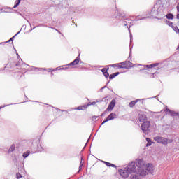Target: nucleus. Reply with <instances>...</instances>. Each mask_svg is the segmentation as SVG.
Segmentation results:
<instances>
[{
  "label": "nucleus",
  "mask_w": 179,
  "mask_h": 179,
  "mask_svg": "<svg viewBox=\"0 0 179 179\" xmlns=\"http://www.w3.org/2000/svg\"><path fill=\"white\" fill-rule=\"evenodd\" d=\"M154 141L157 142V143H160L161 145H164V146H167L169 143H173V140L167 139L166 138L164 137H160V136H156L154 138Z\"/></svg>",
  "instance_id": "obj_2"
},
{
  "label": "nucleus",
  "mask_w": 179,
  "mask_h": 179,
  "mask_svg": "<svg viewBox=\"0 0 179 179\" xmlns=\"http://www.w3.org/2000/svg\"><path fill=\"white\" fill-rule=\"evenodd\" d=\"M177 19H179V13L176 15Z\"/></svg>",
  "instance_id": "obj_27"
},
{
  "label": "nucleus",
  "mask_w": 179,
  "mask_h": 179,
  "mask_svg": "<svg viewBox=\"0 0 179 179\" xmlns=\"http://www.w3.org/2000/svg\"><path fill=\"white\" fill-rule=\"evenodd\" d=\"M138 120L140 122H145L146 121V115L140 114L138 115Z\"/></svg>",
  "instance_id": "obj_10"
},
{
  "label": "nucleus",
  "mask_w": 179,
  "mask_h": 179,
  "mask_svg": "<svg viewBox=\"0 0 179 179\" xmlns=\"http://www.w3.org/2000/svg\"><path fill=\"white\" fill-rule=\"evenodd\" d=\"M16 177H17V179L22 178V175H21L20 173H17L16 174Z\"/></svg>",
  "instance_id": "obj_23"
},
{
  "label": "nucleus",
  "mask_w": 179,
  "mask_h": 179,
  "mask_svg": "<svg viewBox=\"0 0 179 179\" xmlns=\"http://www.w3.org/2000/svg\"><path fill=\"white\" fill-rule=\"evenodd\" d=\"M107 71H108L107 69L103 68V69H102L101 72H102L103 73H105L106 72H107Z\"/></svg>",
  "instance_id": "obj_24"
},
{
  "label": "nucleus",
  "mask_w": 179,
  "mask_h": 179,
  "mask_svg": "<svg viewBox=\"0 0 179 179\" xmlns=\"http://www.w3.org/2000/svg\"><path fill=\"white\" fill-rule=\"evenodd\" d=\"M166 19H174V15L171 13L167 14L166 15Z\"/></svg>",
  "instance_id": "obj_17"
},
{
  "label": "nucleus",
  "mask_w": 179,
  "mask_h": 179,
  "mask_svg": "<svg viewBox=\"0 0 179 179\" xmlns=\"http://www.w3.org/2000/svg\"><path fill=\"white\" fill-rule=\"evenodd\" d=\"M136 165L138 174L142 176H148V173H149L150 174H152L153 170H155L152 164H145V161L142 159L138 160L136 163Z\"/></svg>",
  "instance_id": "obj_1"
},
{
  "label": "nucleus",
  "mask_w": 179,
  "mask_h": 179,
  "mask_svg": "<svg viewBox=\"0 0 179 179\" xmlns=\"http://www.w3.org/2000/svg\"><path fill=\"white\" fill-rule=\"evenodd\" d=\"M141 176L143 177L142 175H140V174L132 175L131 179H142V178Z\"/></svg>",
  "instance_id": "obj_13"
},
{
  "label": "nucleus",
  "mask_w": 179,
  "mask_h": 179,
  "mask_svg": "<svg viewBox=\"0 0 179 179\" xmlns=\"http://www.w3.org/2000/svg\"><path fill=\"white\" fill-rule=\"evenodd\" d=\"M20 1L21 0H16L15 1V4L13 6V8L15 9V8H17V6H19V4L20 3Z\"/></svg>",
  "instance_id": "obj_18"
},
{
  "label": "nucleus",
  "mask_w": 179,
  "mask_h": 179,
  "mask_svg": "<svg viewBox=\"0 0 179 179\" xmlns=\"http://www.w3.org/2000/svg\"><path fill=\"white\" fill-rule=\"evenodd\" d=\"M157 65H159V64L156 63V64H153L149 66V68H155V66H157Z\"/></svg>",
  "instance_id": "obj_21"
},
{
  "label": "nucleus",
  "mask_w": 179,
  "mask_h": 179,
  "mask_svg": "<svg viewBox=\"0 0 179 179\" xmlns=\"http://www.w3.org/2000/svg\"><path fill=\"white\" fill-rule=\"evenodd\" d=\"M103 163L106 164V166H108V167H117V166L114 165V164H111L110 162H103Z\"/></svg>",
  "instance_id": "obj_14"
},
{
  "label": "nucleus",
  "mask_w": 179,
  "mask_h": 179,
  "mask_svg": "<svg viewBox=\"0 0 179 179\" xmlns=\"http://www.w3.org/2000/svg\"><path fill=\"white\" fill-rule=\"evenodd\" d=\"M103 75H104L105 78H108V76H110V74H108V71H106L105 73H103Z\"/></svg>",
  "instance_id": "obj_22"
},
{
  "label": "nucleus",
  "mask_w": 179,
  "mask_h": 179,
  "mask_svg": "<svg viewBox=\"0 0 179 179\" xmlns=\"http://www.w3.org/2000/svg\"><path fill=\"white\" fill-rule=\"evenodd\" d=\"M146 141L148 142V143L146 144V146H152V140L149 138H147Z\"/></svg>",
  "instance_id": "obj_15"
},
{
  "label": "nucleus",
  "mask_w": 179,
  "mask_h": 179,
  "mask_svg": "<svg viewBox=\"0 0 179 179\" xmlns=\"http://www.w3.org/2000/svg\"><path fill=\"white\" fill-rule=\"evenodd\" d=\"M115 118H117V114H115V113H110L106 117V119L102 122L101 125H103V124H106V122H107L108 121H111V120H115Z\"/></svg>",
  "instance_id": "obj_7"
},
{
  "label": "nucleus",
  "mask_w": 179,
  "mask_h": 179,
  "mask_svg": "<svg viewBox=\"0 0 179 179\" xmlns=\"http://www.w3.org/2000/svg\"><path fill=\"white\" fill-rule=\"evenodd\" d=\"M15 149H16V145H15V144H13L9 148L8 152H13Z\"/></svg>",
  "instance_id": "obj_16"
},
{
  "label": "nucleus",
  "mask_w": 179,
  "mask_h": 179,
  "mask_svg": "<svg viewBox=\"0 0 179 179\" xmlns=\"http://www.w3.org/2000/svg\"><path fill=\"white\" fill-rule=\"evenodd\" d=\"M13 41V38H11L10 40H8V41H7V43H10V41Z\"/></svg>",
  "instance_id": "obj_26"
},
{
  "label": "nucleus",
  "mask_w": 179,
  "mask_h": 179,
  "mask_svg": "<svg viewBox=\"0 0 179 179\" xmlns=\"http://www.w3.org/2000/svg\"><path fill=\"white\" fill-rule=\"evenodd\" d=\"M127 171L130 173L132 174V173H136V174H139L138 172V168L135 166V162H131V163L129 164L127 166Z\"/></svg>",
  "instance_id": "obj_4"
},
{
  "label": "nucleus",
  "mask_w": 179,
  "mask_h": 179,
  "mask_svg": "<svg viewBox=\"0 0 179 179\" xmlns=\"http://www.w3.org/2000/svg\"><path fill=\"white\" fill-rule=\"evenodd\" d=\"M79 57H77L74 61L68 64V66H74V65H78L79 64Z\"/></svg>",
  "instance_id": "obj_9"
},
{
  "label": "nucleus",
  "mask_w": 179,
  "mask_h": 179,
  "mask_svg": "<svg viewBox=\"0 0 179 179\" xmlns=\"http://www.w3.org/2000/svg\"><path fill=\"white\" fill-rule=\"evenodd\" d=\"M118 75H120V72H117V73L110 74L109 76V79H114L115 78V76H118Z\"/></svg>",
  "instance_id": "obj_12"
},
{
  "label": "nucleus",
  "mask_w": 179,
  "mask_h": 179,
  "mask_svg": "<svg viewBox=\"0 0 179 179\" xmlns=\"http://www.w3.org/2000/svg\"><path fill=\"white\" fill-rule=\"evenodd\" d=\"M131 62H123L122 63L114 64L112 65V66L113 68L128 69L131 66Z\"/></svg>",
  "instance_id": "obj_3"
},
{
  "label": "nucleus",
  "mask_w": 179,
  "mask_h": 179,
  "mask_svg": "<svg viewBox=\"0 0 179 179\" xmlns=\"http://www.w3.org/2000/svg\"><path fill=\"white\" fill-rule=\"evenodd\" d=\"M141 99H136L135 101H131L129 103V107H130L131 108H132V107H134L136 103H138V101H140Z\"/></svg>",
  "instance_id": "obj_11"
},
{
  "label": "nucleus",
  "mask_w": 179,
  "mask_h": 179,
  "mask_svg": "<svg viewBox=\"0 0 179 179\" xmlns=\"http://www.w3.org/2000/svg\"><path fill=\"white\" fill-rule=\"evenodd\" d=\"M178 13H179V11H178Z\"/></svg>",
  "instance_id": "obj_31"
},
{
  "label": "nucleus",
  "mask_w": 179,
  "mask_h": 179,
  "mask_svg": "<svg viewBox=\"0 0 179 179\" xmlns=\"http://www.w3.org/2000/svg\"><path fill=\"white\" fill-rule=\"evenodd\" d=\"M114 107H115V99H113L111 102L109 103L107 109L106 110V113H107V111L108 112L113 111V110L114 109Z\"/></svg>",
  "instance_id": "obj_8"
},
{
  "label": "nucleus",
  "mask_w": 179,
  "mask_h": 179,
  "mask_svg": "<svg viewBox=\"0 0 179 179\" xmlns=\"http://www.w3.org/2000/svg\"><path fill=\"white\" fill-rule=\"evenodd\" d=\"M149 128H150V122L149 121L144 122L141 127V129L143 132L148 131Z\"/></svg>",
  "instance_id": "obj_5"
},
{
  "label": "nucleus",
  "mask_w": 179,
  "mask_h": 179,
  "mask_svg": "<svg viewBox=\"0 0 179 179\" xmlns=\"http://www.w3.org/2000/svg\"><path fill=\"white\" fill-rule=\"evenodd\" d=\"M1 108H2V107H0V110H1Z\"/></svg>",
  "instance_id": "obj_30"
},
{
  "label": "nucleus",
  "mask_w": 179,
  "mask_h": 179,
  "mask_svg": "<svg viewBox=\"0 0 179 179\" xmlns=\"http://www.w3.org/2000/svg\"><path fill=\"white\" fill-rule=\"evenodd\" d=\"M155 73H153V76H155Z\"/></svg>",
  "instance_id": "obj_29"
},
{
  "label": "nucleus",
  "mask_w": 179,
  "mask_h": 179,
  "mask_svg": "<svg viewBox=\"0 0 179 179\" xmlns=\"http://www.w3.org/2000/svg\"><path fill=\"white\" fill-rule=\"evenodd\" d=\"M30 155V151H27L23 154V157L26 158Z\"/></svg>",
  "instance_id": "obj_19"
},
{
  "label": "nucleus",
  "mask_w": 179,
  "mask_h": 179,
  "mask_svg": "<svg viewBox=\"0 0 179 179\" xmlns=\"http://www.w3.org/2000/svg\"><path fill=\"white\" fill-rule=\"evenodd\" d=\"M176 9H177V11L178 12L179 11V3H178V5L176 6Z\"/></svg>",
  "instance_id": "obj_25"
},
{
  "label": "nucleus",
  "mask_w": 179,
  "mask_h": 179,
  "mask_svg": "<svg viewBox=\"0 0 179 179\" xmlns=\"http://www.w3.org/2000/svg\"><path fill=\"white\" fill-rule=\"evenodd\" d=\"M81 167H82V166L80 165V167H79V169H81Z\"/></svg>",
  "instance_id": "obj_28"
},
{
  "label": "nucleus",
  "mask_w": 179,
  "mask_h": 179,
  "mask_svg": "<svg viewBox=\"0 0 179 179\" xmlns=\"http://www.w3.org/2000/svg\"><path fill=\"white\" fill-rule=\"evenodd\" d=\"M166 24L168 25V26H169L170 27H173V22H171V21H167L166 20Z\"/></svg>",
  "instance_id": "obj_20"
},
{
  "label": "nucleus",
  "mask_w": 179,
  "mask_h": 179,
  "mask_svg": "<svg viewBox=\"0 0 179 179\" xmlns=\"http://www.w3.org/2000/svg\"><path fill=\"white\" fill-rule=\"evenodd\" d=\"M119 173L123 178H128L129 177V174H131L129 171L128 169H120L119 170Z\"/></svg>",
  "instance_id": "obj_6"
}]
</instances>
